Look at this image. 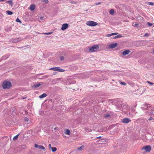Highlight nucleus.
I'll use <instances>...</instances> for the list:
<instances>
[{"mask_svg": "<svg viewBox=\"0 0 154 154\" xmlns=\"http://www.w3.org/2000/svg\"><path fill=\"white\" fill-rule=\"evenodd\" d=\"M12 84L9 81H5L4 82L2 86L4 89H8L11 87Z\"/></svg>", "mask_w": 154, "mask_h": 154, "instance_id": "f257e3e1", "label": "nucleus"}, {"mask_svg": "<svg viewBox=\"0 0 154 154\" xmlns=\"http://www.w3.org/2000/svg\"><path fill=\"white\" fill-rule=\"evenodd\" d=\"M99 48V46L97 45L90 47L89 48V50L91 52H96L98 50Z\"/></svg>", "mask_w": 154, "mask_h": 154, "instance_id": "f03ea898", "label": "nucleus"}, {"mask_svg": "<svg viewBox=\"0 0 154 154\" xmlns=\"http://www.w3.org/2000/svg\"><path fill=\"white\" fill-rule=\"evenodd\" d=\"M86 24L88 26H97L98 24V23L93 21H88L87 22Z\"/></svg>", "mask_w": 154, "mask_h": 154, "instance_id": "7ed1b4c3", "label": "nucleus"}, {"mask_svg": "<svg viewBox=\"0 0 154 154\" xmlns=\"http://www.w3.org/2000/svg\"><path fill=\"white\" fill-rule=\"evenodd\" d=\"M151 147L150 146L147 145L143 146L142 149V150H145L147 152H149L151 150Z\"/></svg>", "mask_w": 154, "mask_h": 154, "instance_id": "20e7f679", "label": "nucleus"}, {"mask_svg": "<svg viewBox=\"0 0 154 154\" xmlns=\"http://www.w3.org/2000/svg\"><path fill=\"white\" fill-rule=\"evenodd\" d=\"M131 121L130 119L128 118H125L122 119V122L124 123H128Z\"/></svg>", "mask_w": 154, "mask_h": 154, "instance_id": "39448f33", "label": "nucleus"}, {"mask_svg": "<svg viewBox=\"0 0 154 154\" xmlns=\"http://www.w3.org/2000/svg\"><path fill=\"white\" fill-rule=\"evenodd\" d=\"M69 26V25L67 23H64L63 24L61 27V29L62 30H64L66 29Z\"/></svg>", "mask_w": 154, "mask_h": 154, "instance_id": "423d86ee", "label": "nucleus"}, {"mask_svg": "<svg viewBox=\"0 0 154 154\" xmlns=\"http://www.w3.org/2000/svg\"><path fill=\"white\" fill-rule=\"evenodd\" d=\"M144 106H145V107H141V109L143 110H144V109H147L151 107V106L150 104H147L146 103H145Z\"/></svg>", "mask_w": 154, "mask_h": 154, "instance_id": "0eeeda50", "label": "nucleus"}, {"mask_svg": "<svg viewBox=\"0 0 154 154\" xmlns=\"http://www.w3.org/2000/svg\"><path fill=\"white\" fill-rule=\"evenodd\" d=\"M117 43H113L110 44L109 45V47L110 48L112 49L116 47L117 46Z\"/></svg>", "mask_w": 154, "mask_h": 154, "instance_id": "6e6552de", "label": "nucleus"}, {"mask_svg": "<svg viewBox=\"0 0 154 154\" xmlns=\"http://www.w3.org/2000/svg\"><path fill=\"white\" fill-rule=\"evenodd\" d=\"M130 52V51L128 50H127L123 51L122 54L123 56H125L127 54H128Z\"/></svg>", "mask_w": 154, "mask_h": 154, "instance_id": "1a4fd4ad", "label": "nucleus"}, {"mask_svg": "<svg viewBox=\"0 0 154 154\" xmlns=\"http://www.w3.org/2000/svg\"><path fill=\"white\" fill-rule=\"evenodd\" d=\"M35 5L34 4H32L30 5V9L31 11H33L35 9Z\"/></svg>", "mask_w": 154, "mask_h": 154, "instance_id": "9d476101", "label": "nucleus"}, {"mask_svg": "<svg viewBox=\"0 0 154 154\" xmlns=\"http://www.w3.org/2000/svg\"><path fill=\"white\" fill-rule=\"evenodd\" d=\"M21 40V38H17L16 39H14L13 40V42H14L16 43L18 42H19Z\"/></svg>", "mask_w": 154, "mask_h": 154, "instance_id": "9b49d317", "label": "nucleus"}, {"mask_svg": "<svg viewBox=\"0 0 154 154\" xmlns=\"http://www.w3.org/2000/svg\"><path fill=\"white\" fill-rule=\"evenodd\" d=\"M47 96V94L45 93H44L42 95L39 96V97L40 98H44Z\"/></svg>", "mask_w": 154, "mask_h": 154, "instance_id": "f8f14e48", "label": "nucleus"}, {"mask_svg": "<svg viewBox=\"0 0 154 154\" xmlns=\"http://www.w3.org/2000/svg\"><path fill=\"white\" fill-rule=\"evenodd\" d=\"M57 71L59 72H63L65 70L62 69L60 68L59 67H57Z\"/></svg>", "mask_w": 154, "mask_h": 154, "instance_id": "ddd939ff", "label": "nucleus"}, {"mask_svg": "<svg viewBox=\"0 0 154 154\" xmlns=\"http://www.w3.org/2000/svg\"><path fill=\"white\" fill-rule=\"evenodd\" d=\"M65 134L68 135H70V131L69 129H66L65 131Z\"/></svg>", "mask_w": 154, "mask_h": 154, "instance_id": "4468645a", "label": "nucleus"}, {"mask_svg": "<svg viewBox=\"0 0 154 154\" xmlns=\"http://www.w3.org/2000/svg\"><path fill=\"white\" fill-rule=\"evenodd\" d=\"M9 56V55H6L5 56H4L3 57H2V60H5L7 59L8 58V57Z\"/></svg>", "mask_w": 154, "mask_h": 154, "instance_id": "2eb2a0df", "label": "nucleus"}, {"mask_svg": "<svg viewBox=\"0 0 154 154\" xmlns=\"http://www.w3.org/2000/svg\"><path fill=\"white\" fill-rule=\"evenodd\" d=\"M6 13L9 15H12L13 14V13L10 11H6Z\"/></svg>", "mask_w": 154, "mask_h": 154, "instance_id": "dca6fc26", "label": "nucleus"}, {"mask_svg": "<svg viewBox=\"0 0 154 154\" xmlns=\"http://www.w3.org/2000/svg\"><path fill=\"white\" fill-rule=\"evenodd\" d=\"M12 29V28L11 26H9L6 29V31H11Z\"/></svg>", "mask_w": 154, "mask_h": 154, "instance_id": "f3484780", "label": "nucleus"}, {"mask_svg": "<svg viewBox=\"0 0 154 154\" xmlns=\"http://www.w3.org/2000/svg\"><path fill=\"white\" fill-rule=\"evenodd\" d=\"M57 67L51 68L50 69V70H52L54 71H57Z\"/></svg>", "mask_w": 154, "mask_h": 154, "instance_id": "a211bd4d", "label": "nucleus"}, {"mask_svg": "<svg viewBox=\"0 0 154 154\" xmlns=\"http://www.w3.org/2000/svg\"><path fill=\"white\" fill-rule=\"evenodd\" d=\"M122 37V35H117L115 37H113V38L116 39V38H120Z\"/></svg>", "mask_w": 154, "mask_h": 154, "instance_id": "6ab92c4d", "label": "nucleus"}, {"mask_svg": "<svg viewBox=\"0 0 154 154\" xmlns=\"http://www.w3.org/2000/svg\"><path fill=\"white\" fill-rule=\"evenodd\" d=\"M41 145H37V144H35V147L36 148H38L39 149H41Z\"/></svg>", "mask_w": 154, "mask_h": 154, "instance_id": "aec40b11", "label": "nucleus"}, {"mask_svg": "<svg viewBox=\"0 0 154 154\" xmlns=\"http://www.w3.org/2000/svg\"><path fill=\"white\" fill-rule=\"evenodd\" d=\"M19 134H18L17 135H16L15 136H14L13 138V140H17L18 138V136L19 135Z\"/></svg>", "mask_w": 154, "mask_h": 154, "instance_id": "412c9836", "label": "nucleus"}, {"mask_svg": "<svg viewBox=\"0 0 154 154\" xmlns=\"http://www.w3.org/2000/svg\"><path fill=\"white\" fill-rule=\"evenodd\" d=\"M41 84L40 83H37L34 85V87L35 88L38 87L40 86Z\"/></svg>", "mask_w": 154, "mask_h": 154, "instance_id": "4be33fe9", "label": "nucleus"}, {"mask_svg": "<svg viewBox=\"0 0 154 154\" xmlns=\"http://www.w3.org/2000/svg\"><path fill=\"white\" fill-rule=\"evenodd\" d=\"M84 148V146L83 145L81 146L80 147L77 148L79 150H82V149Z\"/></svg>", "mask_w": 154, "mask_h": 154, "instance_id": "5701e85b", "label": "nucleus"}, {"mask_svg": "<svg viewBox=\"0 0 154 154\" xmlns=\"http://www.w3.org/2000/svg\"><path fill=\"white\" fill-rule=\"evenodd\" d=\"M110 14L111 15H113L114 14V11L113 9H111L109 11Z\"/></svg>", "mask_w": 154, "mask_h": 154, "instance_id": "b1692460", "label": "nucleus"}, {"mask_svg": "<svg viewBox=\"0 0 154 154\" xmlns=\"http://www.w3.org/2000/svg\"><path fill=\"white\" fill-rule=\"evenodd\" d=\"M51 149L52 150V152H54L57 150V149L55 147H53L51 148Z\"/></svg>", "mask_w": 154, "mask_h": 154, "instance_id": "393cba45", "label": "nucleus"}, {"mask_svg": "<svg viewBox=\"0 0 154 154\" xmlns=\"http://www.w3.org/2000/svg\"><path fill=\"white\" fill-rule=\"evenodd\" d=\"M110 116V115L109 114H106L104 115V117L105 118H106Z\"/></svg>", "mask_w": 154, "mask_h": 154, "instance_id": "a878e982", "label": "nucleus"}, {"mask_svg": "<svg viewBox=\"0 0 154 154\" xmlns=\"http://www.w3.org/2000/svg\"><path fill=\"white\" fill-rule=\"evenodd\" d=\"M6 2L7 3H9L11 5H12V1L11 0H9L8 1Z\"/></svg>", "mask_w": 154, "mask_h": 154, "instance_id": "bb28decb", "label": "nucleus"}, {"mask_svg": "<svg viewBox=\"0 0 154 154\" xmlns=\"http://www.w3.org/2000/svg\"><path fill=\"white\" fill-rule=\"evenodd\" d=\"M42 2H45L46 3H48L49 2V1L48 0H42L41 1Z\"/></svg>", "mask_w": 154, "mask_h": 154, "instance_id": "cd10ccee", "label": "nucleus"}, {"mask_svg": "<svg viewBox=\"0 0 154 154\" xmlns=\"http://www.w3.org/2000/svg\"><path fill=\"white\" fill-rule=\"evenodd\" d=\"M148 3V5L152 6H153L154 5V3L152 2H149Z\"/></svg>", "mask_w": 154, "mask_h": 154, "instance_id": "c85d7f7f", "label": "nucleus"}, {"mask_svg": "<svg viewBox=\"0 0 154 154\" xmlns=\"http://www.w3.org/2000/svg\"><path fill=\"white\" fill-rule=\"evenodd\" d=\"M16 21L17 22H19L20 23H21V21L18 18H17L16 20Z\"/></svg>", "mask_w": 154, "mask_h": 154, "instance_id": "c756f323", "label": "nucleus"}, {"mask_svg": "<svg viewBox=\"0 0 154 154\" xmlns=\"http://www.w3.org/2000/svg\"><path fill=\"white\" fill-rule=\"evenodd\" d=\"M120 84L123 85L125 86L126 85V83L125 82H121Z\"/></svg>", "mask_w": 154, "mask_h": 154, "instance_id": "7c9ffc66", "label": "nucleus"}, {"mask_svg": "<svg viewBox=\"0 0 154 154\" xmlns=\"http://www.w3.org/2000/svg\"><path fill=\"white\" fill-rule=\"evenodd\" d=\"M60 59L61 60H63L64 59V57L63 56H60Z\"/></svg>", "mask_w": 154, "mask_h": 154, "instance_id": "2f4dec72", "label": "nucleus"}, {"mask_svg": "<svg viewBox=\"0 0 154 154\" xmlns=\"http://www.w3.org/2000/svg\"><path fill=\"white\" fill-rule=\"evenodd\" d=\"M147 23L148 26H151L152 25V24L148 22Z\"/></svg>", "mask_w": 154, "mask_h": 154, "instance_id": "473e14b6", "label": "nucleus"}, {"mask_svg": "<svg viewBox=\"0 0 154 154\" xmlns=\"http://www.w3.org/2000/svg\"><path fill=\"white\" fill-rule=\"evenodd\" d=\"M151 113L154 115V109H152L151 110Z\"/></svg>", "mask_w": 154, "mask_h": 154, "instance_id": "72a5a7b5", "label": "nucleus"}, {"mask_svg": "<svg viewBox=\"0 0 154 154\" xmlns=\"http://www.w3.org/2000/svg\"><path fill=\"white\" fill-rule=\"evenodd\" d=\"M106 36L107 37H110V36H112V33L111 34H107L106 35Z\"/></svg>", "mask_w": 154, "mask_h": 154, "instance_id": "f704fd0d", "label": "nucleus"}, {"mask_svg": "<svg viewBox=\"0 0 154 154\" xmlns=\"http://www.w3.org/2000/svg\"><path fill=\"white\" fill-rule=\"evenodd\" d=\"M48 147H49V148L50 149H51V148H52V147H51V144H49L48 145Z\"/></svg>", "mask_w": 154, "mask_h": 154, "instance_id": "c9c22d12", "label": "nucleus"}, {"mask_svg": "<svg viewBox=\"0 0 154 154\" xmlns=\"http://www.w3.org/2000/svg\"><path fill=\"white\" fill-rule=\"evenodd\" d=\"M52 33V32H48V33H45V35H50Z\"/></svg>", "mask_w": 154, "mask_h": 154, "instance_id": "e433bc0d", "label": "nucleus"}, {"mask_svg": "<svg viewBox=\"0 0 154 154\" xmlns=\"http://www.w3.org/2000/svg\"><path fill=\"white\" fill-rule=\"evenodd\" d=\"M45 149V147L42 146L41 145V149Z\"/></svg>", "mask_w": 154, "mask_h": 154, "instance_id": "4c0bfd02", "label": "nucleus"}, {"mask_svg": "<svg viewBox=\"0 0 154 154\" xmlns=\"http://www.w3.org/2000/svg\"><path fill=\"white\" fill-rule=\"evenodd\" d=\"M147 83L151 85H152L154 84V83L152 82H150L149 81H147Z\"/></svg>", "mask_w": 154, "mask_h": 154, "instance_id": "58836bf2", "label": "nucleus"}, {"mask_svg": "<svg viewBox=\"0 0 154 154\" xmlns=\"http://www.w3.org/2000/svg\"><path fill=\"white\" fill-rule=\"evenodd\" d=\"M24 119L27 122H28V119L27 118L25 117V118Z\"/></svg>", "mask_w": 154, "mask_h": 154, "instance_id": "ea45409f", "label": "nucleus"}, {"mask_svg": "<svg viewBox=\"0 0 154 154\" xmlns=\"http://www.w3.org/2000/svg\"><path fill=\"white\" fill-rule=\"evenodd\" d=\"M70 2L72 3V4H75L76 3L74 1H71Z\"/></svg>", "mask_w": 154, "mask_h": 154, "instance_id": "a19ab883", "label": "nucleus"}, {"mask_svg": "<svg viewBox=\"0 0 154 154\" xmlns=\"http://www.w3.org/2000/svg\"><path fill=\"white\" fill-rule=\"evenodd\" d=\"M153 119L152 117H151L149 118V119H148V120L149 121H151V120H152Z\"/></svg>", "mask_w": 154, "mask_h": 154, "instance_id": "79ce46f5", "label": "nucleus"}, {"mask_svg": "<svg viewBox=\"0 0 154 154\" xmlns=\"http://www.w3.org/2000/svg\"><path fill=\"white\" fill-rule=\"evenodd\" d=\"M138 25V24L135 23L133 26L135 27H137V26Z\"/></svg>", "mask_w": 154, "mask_h": 154, "instance_id": "37998d69", "label": "nucleus"}, {"mask_svg": "<svg viewBox=\"0 0 154 154\" xmlns=\"http://www.w3.org/2000/svg\"><path fill=\"white\" fill-rule=\"evenodd\" d=\"M149 35V34L147 33H145L144 35V36H147Z\"/></svg>", "mask_w": 154, "mask_h": 154, "instance_id": "c03bdc74", "label": "nucleus"}, {"mask_svg": "<svg viewBox=\"0 0 154 154\" xmlns=\"http://www.w3.org/2000/svg\"><path fill=\"white\" fill-rule=\"evenodd\" d=\"M44 18V17H40V19L41 20H43Z\"/></svg>", "mask_w": 154, "mask_h": 154, "instance_id": "a18cd8bd", "label": "nucleus"}, {"mask_svg": "<svg viewBox=\"0 0 154 154\" xmlns=\"http://www.w3.org/2000/svg\"><path fill=\"white\" fill-rule=\"evenodd\" d=\"M101 2L97 3H96L95 4H96V5H99V4H101Z\"/></svg>", "mask_w": 154, "mask_h": 154, "instance_id": "49530a36", "label": "nucleus"}, {"mask_svg": "<svg viewBox=\"0 0 154 154\" xmlns=\"http://www.w3.org/2000/svg\"><path fill=\"white\" fill-rule=\"evenodd\" d=\"M101 137V136H100V137H96V138H97V139H99V138H100Z\"/></svg>", "mask_w": 154, "mask_h": 154, "instance_id": "de8ad7c7", "label": "nucleus"}, {"mask_svg": "<svg viewBox=\"0 0 154 154\" xmlns=\"http://www.w3.org/2000/svg\"><path fill=\"white\" fill-rule=\"evenodd\" d=\"M112 36L113 35H115V33H112Z\"/></svg>", "mask_w": 154, "mask_h": 154, "instance_id": "09e8293b", "label": "nucleus"}, {"mask_svg": "<svg viewBox=\"0 0 154 154\" xmlns=\"http://www.w3.org/2000/svg\"><path fill=\"white\" fill-rule=\"evenodd\" d=\"M43 77H46V78H47L48 77V75H45V76H43Z\"/></svg>", "mask_w": 154, "mask_h": 154, "instance_id": "8fccbe9b", "label": "nucleus"}, {"mask_svg": "<svg viewBox=\"0 0 154 154\" xmlns=\"http://www.w3.org/2000/svg\"><path fill=\"white\" fill-rule=\"evenodd\" d=\"M24 147H25V146H22V148L23 149H24Z\"/></svg>", "mask_w": 154, "mask_h": 154, "instance_id": "3c124183", "label": "nucleus"}, {"mask_svg": "<svg viewBox=\"0 0 154 154\" xmlns=\"http://www.w3.org/2000/svg\"><path fill=\"white\" fill-rule=\"evenodd\" d=\"M115 33V35H117L118 34L117 33Z\"/></svg>", "mask_w": 154, "mask_h": 154, "instance_id": "603ef678", "label": "nucleus"}, {"mask_svg": "<svg viewBox=\"0 0 154 154\" xmlns=\"http://www.w3.org/2000/svg\"><path fill=\"white\" fill-rule=\"evenodd\" d=\"M40 74L42 75L43 74V73L41 74Z\"/></svg>", "mask_w": 154, "mask_h": 154, "instance_id": "864d4df0", "label": "nucleus"}, {"mask_svg": "<svg viewBox=\"0 0 154 154\" xmlns=\"http://www.w3.org/2000/svg\"><path fill=\"white\" fill-rule=\"evenodd\" d=\"M54 129H55V130H56V128H54Z\"/></svg>", "mask_w": 154, "mask_h": 154, "instance_id": "5fc2aeb1", "label": "nucleus"}, {"mask_svg": "<svg viewBox=\"0 0 154 154\" xmlns=\"http://www.w3.org/2000/svg\"><path fill=\"white\" fill-rule=\"evenodd\" d=\"M153 52H154V50H153Z\"/></svg>", "mask_w": 154, "mask_h": 154, "instance_id": "6e6d98bb", "label": "nucleus"}, {"mask_svg": "<svg viewBox=\"0 0 154 154\" xmlns=\"http://www.w3.org/2000/svg\"><path fill=\"white\" fill-rule=\"evenodd\" d=\"M1 61V60H0V61Z\"/></svg>", "mask_w": 154, "mask_h": 154, "instance_id": "4d7b16f0", "label": "nucleus"}]
</instances>
